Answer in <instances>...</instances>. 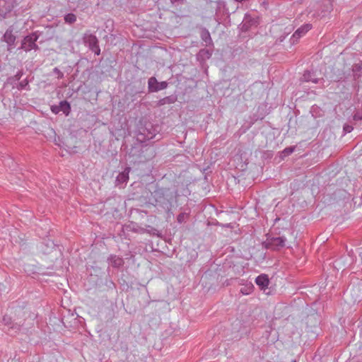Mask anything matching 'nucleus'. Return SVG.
<instances>
[{"label":"nucleus","instance_id":"nucleus-26","mask_svg":"<svg viewBox=\"0 0 362 362\" xmlns=\"http://www.w3.org/2000/svg\"><path fill=\"white\" fill-rule=\"evenodd\" d=\"M21 76H22V73H21V71H18V72L16 74V78L18 80V79H20V78H21Z\"/></svg>","mask_w":362,"mask_h":362},{"label":"nucleus","instance_id":"nucleus-11","mask_svg":"<svg viewBox=\"0 0 362 362\" xmlns=\"http://www.w3.org/2000/svg\"><path fill=\"white\" fill-rule=\"evenodd\" d=\"M313 74L310 71H306L303 75L302 80L305 82H313L314 83H317L319 82V79L313 76Z\"/></svg>","mask_w":362,"mask_h":362},{"label":"nucleus","instance_id":"nucleus-13","mask_svg":"<svg viewBox=\"0 0 362 362\" xmlns=\"http://www.w3.org/2000/svg\"><path fill=\"white\" fill-rule=\"evenodd\" d=\"M176 100V97L175 96H168V97H165L162 99H160L158 102V104L160 105H165V104H172V103H174Z\"/></svg>","mask_w":362,"mask_h":362},{"label":"nucleus","instance_id":"nucleus-9","mask_svg":"<svg viewBox=\"0 0 362 362\" xmlns=\"http://www.w3.org/2000/svg\"><path fill=\"white\" fill-rule=\"evenodd\" d=\"M269 282V279L266 274L259 275L255 279V283L262 290H264L267 288Z\"/></svg>","mask_w":362,"mask_h":362},{"label":"nucleus","instance_id":"nucleus-2","mask_svg":"<svg viewBox=\"0 0 362 362\" xmlns=\"http://www.w3.org/2000/svg\"><path fill=\"white\" fill-rule=\"evenodd\" d=\"M37 38L38 37L35 33L25 36L22 41L21 48L25 52L37 49L38 47L35 43Z\"/></svg>","mask_w":362,"mask_h":362},{"label":"nucleus","instance_id":"nucleus-20","mask_svg":"<svg viewBox=\"0 0 362 362\" xmlns=\"http://www.w3.org/2000/svg\"><path fill=\"white\" fill-rule=\"evenodd\" d=\"M354 127L351 125L349 124H344L343 127L344 132L346 133H350L353 131Z\"/></svg>","mask_w":362,"mask_h":362},{"label":"nucleus","instance_id":"nucleus-23","mask_svg":"<svg viewBox=\"0 0 362 362\" xmlns=\"http://www.w3.org/2000/svg\"><path fill=\"white\" fill-rule=\"evenodd\" d=\"M53 71L57 74L58 78H62L64 77V74L58 68H54Z\"/></svg>","mask_w":362,"mask_h":362},{"label":"nucleus","instance_id":"nucleus-27","mask_svg":"<svg viewBox=\"0 0 362 362\" xmlns=\"http://www.w3.org/2000/svg\"><path fill=\"white\" fill-rule=\"evenodd\" d=\"M176 0H172V1H175Z\"/></svg>","mask_w":362,"mask_h":362},{"label":"nucleus","instance_id":"nucleus-21","mask_svg":"<svg viewBox=\"0 0 362 362\" xmlns=\"http://www.w3.org/2000/svg\"><path fill=\"white\" fill-rule=\"evenodd\" d=\"M354 119L356 121L361 120L362 119V112L358 111L354 115Z\"/></svg>","mask_w":362,"mask_h":362},{"label":"nucleus","instance_id":"nucleus-4","mask_svg":"<svg viewBox=\"0 0 362 362\" xmlns=\"http://www.w3.org/2000/svg\"><path fill=\"white\" fill-rule=\"evenodd\" d=\"M168 83L165 81L158 82L155 77H151L148 81L149 92L154 93L167 88Z\"/></svg>","mask_w":362,"mask_h":362},{"label":"nucleus","instance_id":"nucleus-15","mask_svg":"<svg viewBox=\"0 0 362 362\" xmlns=\"http://www.w3.org/2000/svg\"><path fill=\"white\" fill-rule=\"evenodd\" d=\"M64 21L68 24H73L76 21V16L74 13H70L64 16Z\"/></svg>","mask_w":362,"mask_h":362},{"label":"nucleus","instance_id":"nucleus-19","mask_svg":"<svg viewBox=\"0 0 362 362\" xmlns=\"http://www.w3.org/2000/svg\"><path fill=\"white\" fill-rule=\"evenodd\" d=\"M293 151H294V148L293 147L286 148L282 151V154L284 155V156H288V155L291 154L293 152Z\"/></svg>","mask_w":362,"mask_h":362},{"label":"nucleus","instance_id":"nucleus-25","mask_svg":"<svg viewBox=\"0 0 362 362\" xmlns=\"http://www.w3.org/2000/svg\"><path fill=\"white\" fill-rule=\"evenodd\" d=\"M52 110L54 113H58L60 111L59 107H53Z\"/></svg>","mask_w":362,"mask_h":362},{"label":"nucleus","instance_id":"nucleus-17","mask_svg":"<svg viewBox=\"0 0 362 362\" xmlns=\"http://www.w3.org/2000/svg\"><path fill=\"white\" fill-rule=\"evenodd\" d=\"M28 87V81L27 79H24L21 81L18 85V90H25Z\"/></svg>","mask_w":362,"mask_h":362},{"label":"nucleus","instance_id":"nucleus-6","mask_svg":"<svg viewBox=\"0 0 362 362\" xmlns=\"http://www.w3.org/2000/svg\"><path fill=\"white\" fill-rule=\"evenodd\" d=\"M131 170L129 167H127L123 172L120 173L116 178L117 185L126 184L129 180V174Z\"/></svg>","mask_w":362,"mask_h":362},{"label":"nucleus","instance_id":"nucleus-8","mask_svg":"<svg viewBox=\"0 0 362 362\" xmlns=\"http://www.w3.org/2000/svg\"><path fill=\"white\" fill-rule=\"evenodd\" d=\"M0 7H5V11L0 8V13L3 15L4 17L6 16L7 13L11 11V10L14 8V2L13 0H3L0 1Z\"/></svg>","mask_w":362,"mask_h":362},{"label":"nucleus","instance_id":"nucleus-1","mask_svg":"<svg viewBox=\"0 0 362 362\" xmlns=\"http://www.w3.org/2000/svg\"><path fill=\"white\" fill-rule=\"evenodd\" d=\"M286 238L285 237L267 238L264 245L267 249L279 250L285 246Z\"/></svg>","mask_w":362,"mask_h":362},{"label":"nucleus","instance_id":"nucleus-7","mask_svg":"<svg viewBox=\"0 0 362 362\" xmlns=\"http://www.w3.org/2000/svg\"><path fill=\"white\" fill-rule=\"evenodd\" d=\"M312 28V25L307 23L298 28L292 35L293 39H299Z\"/></svg>","mask_w":362,"mask_h":362},{"label":"nucleus","instance_id":"nucleus-14","mask_svg":"<svg viewBox=\"0 0 362 362\" xmlns=\"http://www.w3.org/2000/svg\"><path fill=\"white\" fill-rule=\"evenodd\" d=\"M59 107L60 111H62L66 115L69 114L70 109H71L69 103L68 102H66V100L60 102Z\"/></svg>","mask_w":362,"mask_h":362},{"label":"nucleus","instance_id":"nucleus-24","mask_svg":"<svg viewBox=\"0 0 362 362\" xmlns=\"http://www.w3.org/2000/svg\"><path fill=\"white\" fill-rule=\"evenodd\" d=\"M154 136V133L149 132L148 134L146 136L145 139L148 140L153 139Z\"/></svg>","mask_w":362,"mask_h":362},{"label":"nucleus","instance_id":"nucleus-18","mask_svg":"<svg viewBox=\"0 0 362 362\" xmlns=\"http://www.w3.org/2000/svg\"><path fill=\"white\" fill-rule=\"evenodd\" d=\"M252 291V286H250L248 287L242 288L240 289V292L244 295H247L250 293Z\"/></svg>","mask_w":362,"mask_h":362},{"label":"nucleus","instance_id":"nucleus-22","mask_svg":"<svg viewBox=\"0 0 362 362\" xmlns=\"http://www.w3.org/2000/svg\"><path fill=\"white\" fill-rule=\"evenodd\" d=\"M186 216L187 215L185 214H179L177 218V222L182 223L185 221Z\"/></svg>","mask_w":362,"mask_h":362},{"label":"nucleus","instance_id":"nucleus-10","mask_svg":"<svg viewBox=\"0 0 362 362\" xmlns=\"http://www.w3.org/2000/svg\"><path fill=\"white\" fill-rule=\"evenodd\" d=\"M109 264L115 268H119L123 265V259L117 255H110L108 258Z\"/></svg>","mask_w":362,"mask_h":362},{"label":"nucleus","instance_id":"nucleus-5","mask_svg":"<svg viewBox=\"0 0 362 362\" xmlns=\"http://www.w3.org/2000/svg\"><path fill=\"white\" fill-rule=\"evenodd\" d=\"M3 40L7 43L8 50L11 51L16 40V37L13 35L11 30H7L5 32L3 36Z\"/></svg>","mask_w":362,"mask_h":362},{"label":"nucleus","instance_id":"nucleus-3","mask_svg":"<svg viewBox=\"0 0 362 362\" xmlns=\"http://www.w3.org/2000/svg\"><path fill=\"white\" fill-rule=\"evenodd\" d=\"M83 40L85 43L89 46V48L94 52L95 54H100V49L98 46V40L95 35L90 33H86Z\"/></svg>","mask_w":362,"mask_h":362},{"label":"nucleus","instance_id":"nucleus-12","mask_svg":"<svg viewBox=\"0 0 362 362\" xmlns=\"http://www.w3.org/2000/svg\"><path fill=\"white\" fill-rule=\"evenodd\" d=\"M156 204L161 206L165 211H169L171 209L172 202L170 199L164 200L162 202L161 200L156 199Z\"/></svg>","mask_w":362,"mask_h":362},{"label":"nucleus","instance_id":"nucleus-16","mask_svg":"<svg viewBox=\"0 0 362 362\" xmlns=\"http://www.w3.org/2000/svg\"><path fill=\"white\" fill-rule=\"evenodd\" d=\"M202 39L203 41H204L206 44H209L211 42V38L210 36V33L208 30H204L202 32L201 34Z\"/></svg>","mask_w":362,"mask_h":362}]
</instances>
